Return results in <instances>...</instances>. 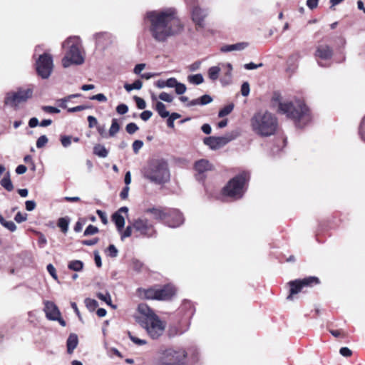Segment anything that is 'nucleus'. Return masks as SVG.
Listing matches in <instances>:
<instances>
[{"label": "nucleus", "instance_id": "f257e3e1", "mask_svg": "<svg viewBox=\"0 0 365 365\" xmlns=\"http://www.w3.org/2000/svg\"><path fill=\"white\" fill-rule=\"evenodd\" d=\"M144 21L151 36L160 43L166 41L183 29V24L173 8L148 11Z\"/></svg>", "mask_w": 365, "mask_h": 365}, {"label": "nucleus", "instance_id": "f03ea898", "mask_svg": "<svg viewBox=\"0 0 365 365\" xmlns=\"http://www.w3.org/2000/svg\"><path fill=\"white\" fill-rule=\"evenodd\" d=\"M270 106L277 113L293 120L297 128H302L312 120L310 110L302 99L285 98L275 91L272 96Z\"/></svg>", "mask_w": 365, "mask_h": 365}, {"label": "nucleus", "instance_id": "7ed1b4c3", "mask_svg": "<svg viewBox=\"0 0 365 365\" xmlns=\"http://www.w3.org/2000/svg\"><path fill=\"white\" fill-rule=\"evenodd\" d=\"M252 130L258 135L268 137L277 131V118L269 111H259L250 120Z\"/></svg>", "mask_w": 365, "mask_h": 365}, {"label": "nucleus", "instance_id": "20e7f679", "mask_svg": "<svg viewBox=\"0 0 365 365\" xmlns=\"http://www.w3.org/2000/svg\"><path fill=\"white\" fill-rule=\"evenodd\" d=\"M143 177L156 185H162L170 180V173L167 162L163 159L150 160L143 170Z\"/></svg>", "mask_w": 365, "mask_h": 365}, {"label": "nucleus", "instance_id": "39448f33", "mask_svg": "<svg viewBox=\"0 0 365 365\" xmlns=\"http://www.w3.org/2000/svg\"><path fill=\"white\" fill-rule=\"evenodd\" d=\"M62 47L65 49L66 53L62 59V65L68 68L72 64L81 65L84 62L81 48V41L78 36H71L64 41Z\"/></svg>", "mask_w": 365, "mask_h": 365}, {"label": "nucleus", "instance_id": "423d86ee", "mask_svg": "<svg viewBox=\"0 0 365 365\" xmlns=\"http://www.w3.org/2000/svg\"><path fill=\"white\" fill-rule=\"evenodd\" d=\"M187 353L182 349L168 348L160 350L155 361V365H185Z\"/></svg>", "mask_w": 365, "mask_h": 365}, {"label": "nucleus", "instance_id": "0eeeda50", "mask_svg": "<svg viewBox=\"0 0 365 365\" xmlns=\"http://www.w3.org/2000/svg\"><path fill=\"white\" fill-rule=\"evenodd\" d=\"M249 178L247 173H242L230 180L223 188V195L232 199L241 198L245 192V185Z\"/></svg>", "mask_w": 365, "mask_h": 365}, {"label": "nucleus", "instance_id": "6e6552de", "mask_svg": "<svg viewBox=\"0 0 365 365\" xmlns=\"http://www.w3.org/2000/svg\"><path fill=\"white\" fill-rule=\"evenodd\" d=\"M145 213L151 214L154 219L159 220H165L167 216H176L178 218L176 221L166 220V224L173 228L178 227L184 222L182 214L177 209H171L165 212L160 208L152 207L146 209L145 210Z\"/></svg>", "mask_w": 365, "mask_h": 365}, {"label": "nucleus", "instance_id": "1a4fd4ad", "mask_svg": "<svg viewBox=\"0 0 365 365\" xmlns=\"http://www.w3.org/2000/svg\"><path fill=\"white\" fill-rule=\"evenodd\" d=\"M138 322L153 339H157L162 336L165 329V323L160 320L157 315H152L149 318L139 319Z\"/></svg>", "mask_w": 365, "mask_h": 365}, {"label": "nucleus", "instance_id": "9d476101", "mask_svg": "<svg viewBox=\"0 0 365 365\" xmlns=\"http://www.w3.org/2000/svg\"><path fill=\"white\" fill-rule=\"evenodd\" d=\"M133 226L136 237L152 238L157 235L153 223L144 215L133 220Z\"/></svg>", "mask_w": 365, "mask_h": 365}, {"label": "nucleus", "instance_id": "9b49d317", "mask_svg": "<svg viewBox=\"0 0 365 365\" xmlns=\"http://www.w3.org/2000/svg\"><path fill=\"white\" fill-rule=\"evenodd\" d=\"M36 66L37 73L39 76L43 79L48 78L53 68L52 56L47 53L40 54L36 61Z\"/></svg>", "mask_w": 365, "mask_h": 365}, {"label": "nucleus", "instance_id": "f8f14e48", "mask_svg": "<svg viewBox=\"0 0 365 365\" xmlns=\"http://www.w3.org/2000/svg\"><path fill=\"white\" fill-rule=\"evenodd\" d=\"M319 279L316 277H308L302 279H296L289 282L290 286L289 294L287 299L288 300H292L293 295L298 294L304 287L312 286L313 284H318Z\"/></svg>", "mask_w": 365, "mask_h": 365}, {"label": "nucleus", "instance_id": "ddd939ff", "mask_svg": "<svg viewBox=\"0 0 365 365\" xmlns=\"http://www.w3.org/2000/svg\"><path fill=\"white\" fill-rule=\"evenodd\" d=\"M32 94L33 91L31 88L19 89L16 92L9 93L5 98V103L10 106H16L30 98Z\"/></svg>", "mask_w": 365, "mask_h": 365}, {"label": "nucleus", "instance_id": "4468645a", "mask_svg": "<svg viewBox=\"0 0 365 365\" xmlns=\"http://www.w3.org/2000/svg\"><path fill=\"white\" fill-rule=\"evenodd\" d=\"M333 55L332 48L326 44H321L317 47L315 57L318 61L320 66H324L320 61H327L331 58Z\"/></svg>", "mask_w": 365, "mask_h": 365}, {"label": "nucleus", "instance_id": "2eb2a0df", "mask_svg": "<svg viewBox=\"0 0 365 365\" xmlns=\"http://www.w3.org/2000/svg\"><path fill=\"white\" fill-rule=\"evenodd\" d=\"M231 140L228 137H215L210 136L204 139V143L212 150H216L220 147L225 145Z\"/></svg>", "mask_w": 365, "mask_h": 365}, {"label": "nucleus", "instance_id": "dca6fc26", "mask_svg": "<svg viewBox=\"0 0 365 365\" xmlns=\"http://www.w3.org/2000/svg\"><path fill=\"white\" fill-rule=\"evenodd\" d=\"M43 311L46 318L51 321L56 320L58 316H61V312L58 307L51 301L44 302Z\"/></svg>", "mask_w": 365, "mask_h": 365}, {"label": "nucleus", "instance_id": "f3484780", "mask_svg": "<svg viewBox=\"0 0 365 365\" xmlns=\"http://www.w3.org/2000/svg\"><path fill=\"white\" fill-rule=\"evenodd\" d=\"M128 212V208L127 207H122L112 215V220L114 222L119 232H122V230L125 225V218L122 215V213H124L127 215Z\"/></svg>", "mask_w": 365, "mask_h": 365}, {"label": "nucleus", "instance_id": "a211bd4d", "mask_svg": "<svg viewBox=\"0 0 365 365\" xmlns=\"http://www.w3.org/2000/svg\"><path fill=\"white\" fill-rule=\"evenodd\" d=\"M208 12L206 9L199 6H195L192 11V21L198 26H203L204 19L207 16Z\"/></svg>", "mask_w": 365, "mask_h": 365}, {"label": "nucleus", "instance_id": "6ab92c4d", "mask_svg": "<svg viewBox=\"0 0 365 365\" xmlns=\"http://www.w3.org/2000/svg\"><path fill=\"white\" fill-rule=\"evenodd\" d=\"M175 294L173 286L168 284L162 288L157 289V300H168Z\"/></svg>", "mask_w": 365, "mask_h": 365}, {"label": "nucleus", "instance_id": "aec40b11", "mask_svg": "<svg viewBox=\"0 0 365 365\" xmlns=\"http://www.w3.org/2000/svg\"><path fill=\"white\" fill-rule=\"evenodd\" d=\"M166 87L174 88L176 94L182 95L185 93L187 88L184 83H180L175 78H170L165 80Z\"/></svg>", "mask_w": 365, "mask_h": 365}, {"label": "nucleus", "instance_id": "412c9836", "mask_svg": "<svg viewBox=\"0 0 365 365\" xmlns=\"http://www.w3.org/2000/svg\"><path fill=\"white\" fill-rule=\"evenodd\" d=\"M138 294L142 299H157V289L156 288H148V289H138Z\"/></svg>", "mask_w": 365, "mask_h": 365}, {"label": "nucleus", "instance_id": "4be33fe9", "mask_svg": "<svg viewBox=\"0 0 365 365\" xmlns=\"http://www.w3.org/2000/svg\"><path fill=\"white\" fill-rule=\"evenodd\" d=\"M195 169L199 174L211 170L212 169V164L207 160L201 159L195 163Z\"/></svg>", "mask_w": 365, "mask_h": 365}, {"label": "nucleus", "instance_id": "5701e85b", "mask_svg": "<svg viewBox=\"0 0 365 365\" xmlns=\"http://www.w3.org/2000/svg\"><path fill=\"white\" fill-rule=\"evenodd\" d=\"M247 43L240 42L231 45H225L221 47L220 50L222 52H231L234 51H242L247 46Z\"/></svg>", "mask_w": 365, "mask_h": 365}, {"label": "nucleus", "instance_id": "b1692460", "mask_svg": "<svg viewBox=\"0 0 365 365\" xmlns=\"http://www.w3.org/2000/svg\"><path fill=\"white\" fill-rule=\"evenodd\" d=\"M78 344V336L76 334H71L66 341L67 352L72 354Z\"/></svg>", "mask_w": 365, "mask_h": 365}, {"label": "nucleus", "instance_id": "393cba45", "mask_svg": "<svg viewBox=\"0 0 365 365\" xmlns=\"http://www.w3.org/2000/svg\"><path fill=\"white\" fill-rule=\"evenodd\" d=\"M212 101V98L210 96L204 95L199 98L192 100L191 101H190L187 103V106L189 107L197 106V105L204 106V105H207V104L211 103Z\"/></svg>", "mask_w": 365, "mask_h": 365}, {"label": "nucleus", "instance_id": "a878e982", "mask_svg": "<svg viewBox=\"0 0 365 365\" xmlns=\"http://www.w3.org/2000/svg\"><path fill=\"white\" fill-rule=\"evenodd\" d=\"M223 67H225L227 70L225 73V76L221 78V83L222 85H228L232 81V66L230 63H227L222 65Z\"/></svg>", "mask_w": 365, "mask_h": 365}, {"label": "nucleus", "instance_id": "bb28decb", "mask_svg": "<svg viewBox=\"0 0 365 365\" xmlns=\"http://www.w3.org/2000/svg\"><path fill=\"white\" fill-rule=\"evenodd\" d=\"M96 42L98 45H104L107 41H110L111 36L110 34L106 32H100L94 35Z\"/></svg>", "mask_w": 365, "mask_h": 365}, {"label": "nucleus", "instance_id": "cd10ccee", "mask_svg": "<svg viewBox=\"0 0 365 365\" xmlns=\"http://www.w3.org/2000/svg\"><path fill=\"white\" fill-rule=\"evenodd\" d=\"M138 310L143 317L139 319H143L145 318H149L152 315H156L154 312L150 309L145 304H140L138 305Z\"/></svg>", "mask_w": 365, "mask_h": 365}, {"label": "nucleus", "instance_id": "c85d7f7f", "mask_svg": "<svg viewBox=\"0 0 365 365\" xmlns=\"http://www.w3.org/2000/svg\"><path fill=\"white\" fill-rule=\"evenodd\" d=\"M93 153L100 158H106L108 154V151L105 146L101 144H97L94 146Z\"/></svg>", "mask_w": 365, "mask_h": 365}, {"label": "nucleus", "instance_id": "c756f323", "mask_svg": "<svg viewBox=\"0 0 365 365\" xmlns=\"http://www.w3.org/2000/svg\"><path fill=\"white\" fill-rule=\"evenodd\" d=\"M155 110L161 118H167L169 116V112L166 110V106L162 102H157L155 105Z\"/></svg>", "mask_w": 365, "mask_h": 365}, {"label": "nucleus", "instance_id": "7c9ffc66", "mask_svg": "<svg viewBox=\"0 0 365 365\" xmlns=\"http://www.w3.org/2000/svg\"><path fill=\"white\" fill-rule=\"evenodd\" d=\"M68 268L75 272L81 271L83 268V262L81 260H72L68 262Z\"/></svg>", "mask_w": 365, "mask_h": 365}, {"label": "nucleus", "instance_id": "2f4dec72", "mask_svg": "<svg viewBox=\"0 0 365 365\" xmlns=\"http://www.w3.org/2000/svg\"><path fill=\"white\" fill-rule=\"evenodd\" d=\"M1 185L8 191H11L14 189L13 184L9 178V173H8L5 177L2 178L0 182Z\"/></svg>", "mask_w": 365, "mask_h": 365}, {"label": "nucleus", "instance_id": "473e14b6", "mask_svg": "<svg viewBox=\"0 0 365 365\" xmlns=\"http://www.w3.org/2000/svg\"><path fill=\"white\" fill-rule=\"evenodd\" d=\"M0 223L5 228L9 230L11 232H14L16 230V226L13 221H7L1 215H0Z\"/></svg>", "mask_w": 365, "mask_h": 365}, {"label": "nucleus", "instance_id": "72a5a7b5", "mask_svg": "<svg viewBox=\"0 0 365 365\" xmlns=\"http://www.w3.org/2000/svg\"><path fill=\"white\" fill-rule=\"evenodd\" d=\"M143 86V83L140 80H136L132 84H129V83H125L124 85V88L125 89L128 91V92H130L131 91L135 89V90H140Z\"/></svg>", "mask_w": 365, "mask_h": 365}, {"label": "nucleus", "instance_id": "f704fd0d", "mask_svg": "<svg viewBox=\"0 0 365 365\" xmlns=\"http://www.w3.org/2000/svg\"><path fill=\"white\" fill-rule=\"evenodd\" d=\"M220 72V68L218 66H212L208 70V76L212 81L218 78Z\"/></svg>", "mask_w": 365, "mask_h": 365}, {"label": "nucleus", "instance_id": "c9c22d12", "mask_svg": "<svg viewBox=\"0 0 365 365\" xmlns=\"http://www.w3.org/2000/svg\"><path fill=\"white\" fill-rule=\"evenodd\" d=\"M187 80L190 83L195 85H199L204 81L203 76L200 73L189 76Z\"/></svg>", "mask_w": 365, "mask_h": 365}, {"label": "nucleus", "instance_id": "e433bc0d", "mask_svg": "<svg viewBox=\"0 0 365 365\" xmlns=\"http://www.w3.org/2000/svg\"><path fill=\"white\" fill-rule=\"evenodd\" d=\"M120 125L118 123L117 119H113L111 126L109 129V136L113 137L119 131Z\"/></svg>", "mask_w": 365, "mask_h": 365}, {"label": "nucleus", "instance_id": "4c0bfd02", "mask_svg": "<svg viewBox=\"0 0 365 365\" xmlns=\"http://www.w3.org/2000/svg\"><path fill=\"white\" fill-rule=\"evenodd\" d=\"M97 297L98 299H100L101 300L105 302L108 305H110L113 307H115L114 306L112 305V301H111V297H110V295L108 292H106V293H98L97 294Z\"/></svg>", "mask_w": 365, "mask_h": 365}, {"label": "nucleus", "instance_id": "58836bf2", "mask_svg": "<svg viewBox=\"0 0 365 365\" xmlns=\"http://www.w3.org/2000/svg\"><path fill=\"white\" fill-rule=\"evenodd\" d=\"M234 105L232 103H230L226 106H225L223 108H222L218 113V116L220 118L225 117L227 115H229L233 110Z\"/></svg>", "mask_w": 365, "mask_h": 365}, {"label": "nucleus", "instance_id": "ea45409f", "mask_svg": "<svg viewBox=\"0 0 365 365\" xmlns=\"http://www.w3.org/2000/svg\"><path fill=\"white\" fill-rule=\"evenodd\" d=\"M69 221L66 217H61L58 221V226L61 228V231L66 233L68 229Z\"/></svg>", "mask_w": 365, "mask_h": 365}, {"label": "nucleus", "instance_id": "a19ab883", "mask_svg": "<svg viewBox=\"0 0 365 365\" xmlns=\"http://www.w3.org/2000/svg\"><path fill=\"white\" fill-rule=\"evenodd\" d=\"M180 118V115L177 113H173L172 114H169L168 119L167 120V124L169 128H174V121Z\"/></svg>", "mask_w": 365, "mask_h": 365}, {"label": "nucleus", "instance_id": "79ce46f5", "mask_svg": "<svg viewBox=\"0 0 365 365\" xmlns=\"http://www.w3.org/2000/svg\"><path fill=\"white\" fill-rule=\"evenodd\" d=\"M85 304L88 309L91 311L94 310L98 306V303L96 300L87 298L85 299Z\"/></svg>", "mask_w": 365, "mask_h": 365}, {"label": "nucleus", "instance_id": "37998d69", "mask_svg": "<svg viewBox=\"0 0 365 365\" xmlns=\"http://www.w3.org/2000/svg\"><path fill=\"white\" fill-rule=\"evenodd\" d=\"M129 339L136 345L142 346L147 344V341L144 339H140L131 334V332L128 331V333Z\"/></svg>", "mask_w": 365, "mask_h": 365}, {"label": "nucleus", "instance_id": "c03bdc74", "mask_svg": "<svg viewBox=\"0 0 365 365\" xmlns=\"http://www.w3.org/2000/svg\"><path fill=\"white\" fill-rule=\"evenodd\" d=\"M133 232H134V227L133 226V222L128 225L124 232L121 235V240H123L125 238L131 236Z\"/></svg>", "mask_w": 365, "mask_h": 365}, {"label": "nucleus", "instance_id": "a18cd8bd", "mask_svg": "<svg viewBox=\"0 0 365 365\" xmlns=\"http://www.w3.org/2000/svg\"><path fill=\"white\" fill-rule=\"evenodd\" d=\"M98 232V228L92 225H88L84 231V236L92 235Z\"/></svg>", "mask_w": 365, "mask_h": 365}, {"label": "nucleus", "instance_id": "49530a36", "mask_svg": "<svg viewBox=\"0 0 365 365\" xmlns=\"http://www.w3.org/2000/svg\"><path fill=\"white\" fill-rule=\"evenodd\" d=\"M138 129V126L135 123H130L125 126L126 132L130 135L135 133Z\"/></svg>", "mask_w": 365, "mask_h": 365}, {"label": "nucleus", "instance_id": "de8ad7c7", "mask_svg": "<svg viewBox=\"0 0 365 365\" xmlns=\"http://www.w3.org/2000/svg\"><path fill=\"white\" fill-rule=\"evenodd\" d=\"M48 141V138L46 135H41L38 138L36 141V147L38 148H41L46 145Z\"/></svg>", "mask_w": 365, "mask_h": 365}, {"label": "nucleus", "instance_id": "09e8293b", "mask_svg": "<svg viewBox=\"0 0 365 365\" xmlns=\"http://www.w3.org/2000/svg\"><path fill=\"white\" fill-rule=\"evenodd\" d=\"M72 137L69 135H62L61 137V142L64 148H68L71 145Z\"/></svg>", "mask_w": 365, "mask_h": 365}, {"label": "nucleus", "instance_id": "8fccbe9b", "mask_svg": "<svg viewBox=\"0 0 365 365\" xmlns=\"http://www.w3.org/2000/svg\"><path fill=\"white\" fill-rule=\"evenodd\" d=\"M143 142L140 140H136L133 142L132 147L133 152L137 154L138 153L139 150L143 148Z\"/></svg>", "mask_w": 365, "mask_h": 365}, {"label": "nucleus", "instance_id": "3c124183", "mask_svg": "<svg viewBox=\"0 0 365 365\" xmlns=\"http://www.w3.org/2000/svg\"><path fill=\"white\" fill-rule=\"evenodd\" d=\"M159 98L161 101L168 103H171L173 101V97L170 94L165 92H162L161 93H160Z\"/></svg>", "mask_w": 365, "mask_h": 365}, {"label": "nucleus", "instance_id": "603ef678", "mask_svg": "<svg viewBox=\"0 0 365 365\" xmlns=\"http://www.w3.org/2000/svg\"><path fill=\"white\" fill-rule=\"evenodd\" d=\"M41 109L48 113H60V110L56 107L50 106H42Z\"/></svg>", "mask_w": 365, "mask_h": 365}, {"label": "nucleus", "instance_id": "864d4df0", "mask_svg": "<svg viewBox=\"0 0 365 365\" xmlns=\"http://www.w3.org/2000/svg\"><path fill=\"white\" fill-rule=\"evenodd\" d=\"M250 88L248 82H244L241 86V93L243 96H247L250 94Z\"/></svg>", "mask_w": 365, "mask_h": 365}, {"label": "nucleus", "instance_id": "5fc2aeb1", "mask_svg": "<svg viewBox=\"0 0 365 365\" xmlns=\"http://www.w3.org/2000/svg\"><path fill=\"white\" fill-rule=\"evenodd\" d=\"M134 99L135 101L137 107L139 109H144V108H145L146 103H145V101L143 98H141L140 97H138V96H135Z\"/></svg>", "mask_w": 365, "mask_h": 365}, {"label": "nucleus", "instance_id": "6e6d98bb", "mask_svg": "<svg viewBox=\"0 0 365 365\" xmlns=\"http://www.w3.org/2000/svg\"><path fill=\"white\" fill-rule=\"evenodd\" d=\"M116 111L120 115L125 114L128 111V107L125 104H120L116 107Z\"/></svg>", "mask_w": 365, "mask_h": 365}, {"label": "nucleus", "instance_id": "4d7b16f0", "mask_svg": "<svg viewBox=\"0 0 365 365\" xmlns=\"http://www.w3.org/2000/svg\"><path fill=\"white\" fill-rule=\"evenodd\" d=\"M108 255L111 257H115L118 255V250L113 245H110L108 247Z\"/></svg>", "mask_w": 365, "mask_h": 365}, {"label": "nucleus", "instance_id": "13d9d810", "mask_svg": "<svg viewBox=\"0 0 365 365\" xmlns=\"http://www.w3.org/2000/svg\"><path fill=\"white\" fill-rule=\"evenodd\" d=\"M46 269H47V271L48 272V273L51 275V277L54 279L57 280L58 277L56 274V271L55 267L53 266V264H48Z\"/></svg>", "mask_w": 365, "mask_h": 365}, {"label": "nucleus", "instance_id": "bf43d9fd", "mask_svg": "<svg viewBox=\"0 0 365 365\" xmlns=\"http://www.w3.org/2000/svg\"><path fill=\"white\" fill-rule=\"evenodd\" d=\"M91 100H96L100 102H106L107 101L106 96L103 93H98L96 95H94L90 98Z\"/></svg>", "mask_w": 365, "mask_h": 365}, {"label": "nucleus", "instance_id": "052dcab7", "mask_svg": "<svg viewBox=\"0 0 365 365\" xmlns=\"http://www.w3.org/2000/svg\"><path fill=\"white\" fill-rule=\"evenodd\" d=\"M27 219V215L26 214H24L23 215L21 212H19L15 217H14V220H16V222L18 223H21V222H23L24 221H26Z\"/></svg>", "mask_w": 365, "mask_h": 365}, {"label": "nucleus", "instance_id": "680f3d73", "mask_svg": "<svg viewBox=\"0 0 365 365\" xmlns=\"http://www.w3.org/2000/svg\"><path fill=\"white\" fill-rule=\"evenodd\" d=\"M262 66V63L256 64L250 62L244 65V68L247 70H254Z\"/></svg>", "mask_w": 365, "mask_h": 365}, {"label": "nucleus", "instance_id": "e2e57ef3", "mask_svg": "<svg viewBox=\"0 0 365 365\" xmlns=\"http://www.w3.org/2000/svg\"><path fill=\"white\" fill-rule=\"evenodd\" d=\"M339 353L341 356L349 357L352 354V351L348 347H342L339 350Z\"/></svg>", "mask_w": 365, "mask_h": 365}, {"label": "nucleus", "instance_id": "0e129e2a", "mask_svg": "<svg viewBox=\"0 0 365 365\" xmlns=\"http://www.w3.org/2000/svg\"><path fill=\"white\" fill-rule=\"evenodd\" d=\"M98 217L101 218L102 222L104 224V225H106L108 223V218H107V215L106 214V212H104L102 210H98L96 211Z\"/></svg>", "mask_w": 365, "mask_h": 365}, {"label": "nucleus", "instance_id": "69168bd1", "mask_svg": "<svg viewBox=\"0 0 365 365\" xmlns=\"http://www.w3.org/2000/svg\"><path fill=\"white\" fill-rule=\"evenodd\" d=\"M153 115V113L150 110H144L143 112H142L140 113V118L144 120V121H146L148 120H149L151 116Z\"/></svg>", "mask_w": 365, "mask_h": 365}, {"label": "nucleus", "instance_id": "338daca9", "mask_svg": "<svg viewBox=\"0 0 365 365\" xmlns=\"http://www.w3.org/2000/svg\"><path fill=\"white\" fill-rule=\"evenodd\" d=\"M26 209L28 211H32L36 207V202L34 200H27L25 203Z\"/></svg>", "mask_w": 365, "mask_h": 365}, {"label": "nucleus", "instance_id": "774afa93", "mask_svg": "<svg viewBox=\"0 0 365 365\" xmlns=\"http://www.w3.org/2000/svg\"><path fill=\"white\" fill-rule=\"evenodd\" d=\"M88 121L89 128H93L98 124L97 119L92 115L88 117Z\"/></svg>", "mask_w": 365, "mask_h": 365}]
</instances>
